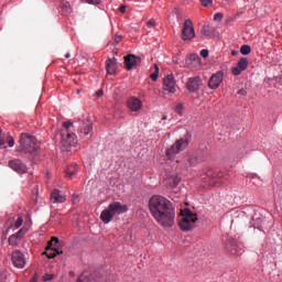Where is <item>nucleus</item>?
<instances>
[{
	"mask_svg": "<svg viewBox=\"0 0 282 282\" xmlns=\"http://www.w3.org/2000/svg\"><path fill=\"white\" fill-rule=\"evenodd\" d=\"M191 133L186 132V134L174 142L166 151H165V158L170 162H175V158L182 153V151H186L188 149V144H191Z\"/></svg>",
	"mask_w": 282,
	"mask_h": 282,
	"instance_id": "nucleus-2",
	"label": "nucleus"
},
{
	"mask_svg": "<svg viewBox=\"0 0 282 282\" xmlns=\"http://www.w3.org/2000/svg\"><path fill=\"white\" fill-rule=\"evenodd\" d=\"M119 11H120L122 14H124V13L127 12V6H121V7L119 8Z\"/></svg>",
	"mask_w": 282,
	"mask_h": 282,
	"instance_id": "nucleus-42",
	"label": "nucleus"
},
{
	"mask_svg": "<svg viewBox=\"0 0 282 282\" xmlns=\"http://www.w3.org/2000/svg\"><path fill=\"white\" fill-rule=\"evenodd\" d=\"M70 57H72V54H69V53L65 54V58H70Z\"/></svg>",
	"mask_w": 282,
	"mask_h": 282,
	"instance_id": "nucleus-46",
	"label": "nucleus"
},
{
	"mask_svg": "<svg viewBox=\"0 0 282 282\" xmlns=\"http://www.w3.org/2000/svg\"><path fill=\"white\" fill-rule=\"evenodd\" d=\"M148 28H155L156 23H155V19H151L147 22Z\"/></svg>",
	"mask_w": 282,
	"mask_h": 282,
	"instance_id": "nucleus-35",
	"label": "nucleus"
},
{
	"mask_svg": "<svg viewBox=\"0 0 282 282\" xmlns=\"http://www.w3.org/2000/svg\"><path fill=\"white\" fill-rule=\"evenodd\" d=\"M91 131H94V126L91 123H86L82 127V133H84V135H89Z\"/></svg>",
	"mask_w": 282,
	"mask_h": 282,
	"instance_id": "nucleus-24",
	"label": "nucleus"
},
{
	"mask_svg": "<svg viewBox=\"0 0 282 282\" xmlns=\"http://www.w3.org/2000/svg\"><path fill=\"white\" fill-rule=\"evenodd\" d=\"M20 149H17L18 153L23 151L24 153H36L39 151V141L36 137L29 133H22L19 140Z\"/></svg>",
	"mask_w": 282,
	"mask_h": 282,
	"instance_id": "nucleus-4",
	"label": "nucleus"
},
{
	"mask_svg": "<svg viewBox=\"0 0 282 282\" xmlns=\"http://www.w3.org/2000/svg\"><path fill=\"white\" fill-rule=\"evenodd\" d=\"M140 98H144V93L139 94Z\"/></svg>",
	"mask_w": 282,
	"mask_h": 282,
	"instance_id": "nucleus-47",
	"label": "nucleus"
},
{
	"mask_svg": "<svg viewBox=\"0 0 282 282\" xmlns=\"http://www.w3.org/2000/svg\"><path fill=\"white\" fill-rule=\"evenodd\" d=\"M129 210L127 205H122L120 202L110 203L108 208L104 209L100 214V219L104 224H111V220L116 215H124Z\"/></svg>",
	"mask_w": 282,
	"mask_h": 282,
	"instance_id": "nucleus-3",
	"label": "nucleus"
},
{
	"mask_svg": "<svg viewBox=\"0 0 282 282\" xmlns=\"http://www.w3.org/2000/svg\"><path fill=\"white\" fill-rule=\"evenodd\" d=\"M72 199H73V204H78V195L77 194H73Z\"/></svg>",
	"mask_w": 282,
	"mask_h": 282,
	"instance_id": "nucleus-41",
	"label": "nucleus"
},
{
	"mask_svg": "<svg viewBox=\"0 0 282 282\" xmlns=\"http://www.w3.org/2000/svg\"><path fill=\"white\" fill-rule=\"evenodd\" d=\"M90 6H100V0H85Z\"/></svg>",
	"mask_w": 282,
	"mask_h": 282,
	"instance_id": "nucleus-33",
	"label": "nucleus"
},
{
	"mask_svg": "<svg viewBox=\"0 0 282 282\" xmlns=\"http://www.w3.org/2000/svg\"><path fill=\"white\" fill-rule=\"evenodd\" d=\"M9 166L12 169V171H15V173H20V175L28 173V165H25V163L19 159L11 160L9 162Z\"/></svg>",
	"mask_w": 282,
	"mask_h": 282,
	"instance_id": "nucleus-13",
	"label": "nucleus"
},
{
	"mask_svg": "<svg viewBox=\"0 0 282 282\" xmlns=\"http://www.w3.org/2000/svg\"><path fill=\"white\" fill-rule=\"evenodd\" d=\"M51 199H53L55 204H64L67 198L61 194L59 189H54L51 194Z\"/></svg>",
	"mask_w": 282,
	"mask_h": 282,
	"instance_id": "nucleus-20",
	"label": "nucleus"
},
{
	"mask_svg": "<svg viewBox=\"0 0 282 282\" xmlns=\"http://www.w3.org/2000/svg\"><path fill=\"white\" fill-rule=\"evenodd\" d=\"M8 144L10 147V149H12V147H14V137H8Z\"/></svg>",
	"mask_w": 282,
	"mask_h": 282,
	"instance_id": "nucleus-36",
	"label": "nucleus"
},
{
	"mask_svg": "<svg viewBox=\"0 0 282 282\" xmlns=\"http://www.w3.org/2000/svg\"><path fill=\"white\" fill-rule=\"evenodd\" d=\"M162 120H169V117L167 116H163Z\"/></svg>",
	"mask_w": 282,
	"mask_h": 282,
	"instance_id": "nucleus-48",
	"label": "nucleus"
},
{
	"mask_svg": "<svg viewBox=\"0 0 282 282\" xmlns=\"http://www.w3.org/2000/svg\"><path fill=\"white\" fill-rule=\"evenodd\" d=\"M9 246H18L21 241L14 234L9 237Z\"/></svg>",
	"mask_w": 282,
	"mask_h": 282,
	"instance_id": "nucleus-27",
	"label": "nucleus"
},
{
	"mask_svg": "<svg viewBox=\"0 0 282 282\" xmlns=\"http://www.w3.org/2000/svg\"><path fill=\"white\" fill-rule=\"evenodd\" d=\"M142 63V58L135 56V55H128L124 57V66L130 72V69H133V67H138Z\"/></svg>",
	"mask_w": 282,
	"mask_h": 282,
	"instance_id": "nucleus-15",
	"label": "nucleus"
},
{
	"mask_svg": "<svg viewBox=\"0 0 282 282\" xmlns=\"http://www.w3.org/2000/svg\"><path fill=\"white\" fill-rule=\"evenodd\" d=\"M61 144L65 149H69V147H76V144H78V139L76 137V133H69L68 131L62 132Z\"/></svg>",
	"mask_w": 282,
	"mask_h": 282,
	"instance_id": "nucleus-9",
	"label": "nucleus"
},
{
	"mask_svg": "<svg viewBox=\"0 0 282 282\" xmlns=\"http://www.w3.org/2000/svg\"><path fill=\"white\" fill-rule=\"evenodd\" d=\"M175 112L182 116V113H184V105L178 104L175 108Z\"/></svg>",
	"mask_w": 282,
	"mask_h": 282,
	"instance_id": "nucleus-31",
	"label": "nucleus"
},
{
	"mask_svg": "<svg viewBox=\"0 0 282 282\" xmlns=\"http://www.w3.org/2000/svg\"><path fill=\"white\" fill-rule=\"evenodd\" d=\"M121 39H122V37L116 35V37H115L116 43H119V42L121 41Z\"/></svg>",
	"mask_w": 282,
	"mask_h": 282,
	"instance_id": "nucleus-43",
	"label": "nucleus"
},
{
	"mask_svg": "<svg viewBox=\"0 0 282 282\" xmlns=\"http://www.w3.org/2000/svg\"><path fill=\"white\" fill-rule=\"evenodd\" d=\"M54 279V274L46 273L43 275V281H52Z\"/></svg>",
	"mask_w": 282,
	"mask_h": 282,
	"instance_id": "nucleus-34",
	"label": "nucleus"
},
{
	"mask_svg": "<svg viewBox=\"0 0 282 282\" xmlns=\"http://www.w3.org/2000/svg\"><path fill=\"white\" fill-rule=\"evenodd\" d=\"M163 89L164 91H169V94H175V77L173 74H170L163 78Z\"/></svg>",
	"mask_w": 282,
	"mask_h": 282,
	"instance_id": "nucleus-14",
	"label": "nucleus"
},
{
	"mask_svg": "<svg viewBox=\"0 0 282 282\" xmlns=\"http://www.w3.org/2000/svg\"><path fill=\"white\" fill-rule=\"evenodd\" d=\"M1 133H3V130L0 128V135H1Z\"/></svg>",
	"mask_w": 282,
	"mask_h": 282,
	"instance_id": "nucleus-51",
	"label": "nucleus"
},
{
	"mask_svg": "<svg viewBox=\"0 0 282 282\" xmlns=\"http://www.w3.org/2000/svg\"><path fill=\"white\" fill-rule=\"evenodd\" d=\"M221 19H224V13H216L214 15V21H221Z\"/></svg>",
	"mask_w": 282,
	"mask_h": 282,
	"instance_id": "nucleus-37",
	"label": "nucleus"
},
{
	"mask_svg": "<svg viewBox=\"0 0 282 282\" xmlns=\"http://www.w3.org/2000/svg\"><path fill=\"white\" fill-rule=\"evenodd\" d=\"M58 246H61L58 238L53 237L45 251L48 259H54L57 254H63V251L58 248Z\"/></svg>",
	"mask_w": 282,
	"mask_h": 282,
	"instance_id": "nucleus-8",
	"label": "nucleus"
},
{
	"mask_svg": "<svg viewBox=\"0 0 282 282\" xmlns=\"http://www.w3.org/2000/svg\"><path fill=\"white\" fill-rule=\"evenodd\" d=\"M200 56H202L203 58H208V50L203 48V50L200 51Z\"/></svg>",
	"mask_w": 282,
	"mask_h": 282,
	"instance_id": "nucleus-38",
	"label": "nucleus"
},
{
	"mask_svg": "<svg viewBox=\"0 0 282 282\" xmlns=\"http://www.w3.org/2000/svg\"><path fill=\"white\" fill-rule=\"evenodd\" d=\"M149 210L162 228H173L175 226V207L169 198L160 195L152 196L149 200Z\"/></svg>",
	"mask_w": 282,
	"mask_h": 282,
	"instance_id": "nucleus-1",
	"label": "nucleus"
},
{
	"mask_svg": "<svg viewBox=\"0 0 282 282\" xmlns=\"http://www.w3.org/2000/svg\"><path fill=\"white\" fill-rule=\"evenodd\" d=\"M96 94L98 97H100V96H102V90H98Z\"/></svg>",
	"mask_w": 282,
	"mask_h": 282,
	"instance_id": "nucleus-45",
	"label": "nucleus"
},
{
	"mask_svg": "<svg viewBox=\"0 0 282 282\" xmlns=\"http://www.w3.org/2000/svg\"><path fill=\"white\" fill-rule=\"evenodd\" d=\"M202 61V58L199 57L198 54H192L189 55L187 63L192 62V63H199Z\"/></svg>",
	"mask_w": 282,
	"mask_h": 282,
	"instance_id": "nucleus-29",
	"label": "nucleus"
},
{
	"mask_svg": "<svg viewBox=\"0 0 282 282\" xmlns=\"http://www.w3.org/2000/svg\"><path fill=\"white\" fill-rule=\"evenodd\" d=\"M243 155H245V154H239V158L241 159V158H243Z\"/></svg>",
	"mask_w": 282,
	"mask_h": 282,
	"instance_id": "nucleus-52",
	"label": "nucleus"
},
{
	"mask_svg": "<svg viewBox=\"0 0 282 282\" xmlns=\"http://www.w3.org/2000/svg\"><path fill=\"white\" fill-rule=\"evenodd\" d=\"M6 144V141L3 139H0V147H3Z\"/></svg>",
	"mask_w": 282,
	"mask_h": 282,
	"instance_id": "nucleus-44",
	"label": "nucleus"
},
{
	"mask_svg": "<svg viewBox=\"0 0 282 282\" xmlns=\"http://www.w3.org/2000/svg\"><path fill=\"white\" fill-rule=\"evenodd\" d=\"M250 52H252V47H250V45H242L240 47V53L243 55V56H248V54H250Z\"/></svg>",
	"mask_w": 282,
	"mask_h": 282,
	"instance_id": "nucleus-25",
	"label": "nucleus"
},
{
	"mask_svg": "<svg viewBox=\"0 0 282 282\" xmlns=\"http://www.w3.org/2000/svg\"><path fill=\"white\" fill-rule=\"evenodd\" d=\"M154 67H155V70L150 75V78L155 82L160 76V67L158 66V64H155Z\"/></svg>",
	"mask_w": 282,
	"mask_h": 282,
	"instance_id": "nucleus-28",
	"label": "nucleus"
},
{
	"mask_svg": "<svg viewBox=\"0 0 282 282\" xmlns=\"http://www.w3.org/2000/svg\"><path fill=\"white\" fill-rule=\"evenodd\" d=\"M26 234H28V228L23 227L13 235L17 236V238L20 239L21 241V239H23V237H25Z\"/></svg>",
	"mask_w": 282,
	"mask_h": 282,
	"instance_id": "nucleus-26",
	"label": "nucleus"
},
{
	"mask_svg": "<svg viewBox=\"0 0 282 282\" xmlns=\"http://www.w3.org/2000/svg\"><path fill=\"white\" fill-rule=\"evenodd\" d=\"M66 177H68V180H74V177H76L78 175V164H72L69 165L66 171Z\"/></svg>",
	"mask_w": 282,
	"mask_h": 282,
	"instance_id": "nucleus-21",
	"label": "nucleus"
},
{
	"mask_svg": "<svg viewBox=\"0 0 282 282\" xmlns=\"http://www.w3.org/2000/svg\"><path fill=\"white\" fill-rule=\"evenodd\" d=\"M231 54H232V56H235L236 52H235V51H232V52H231Z\"/></svg>",
	"mask_w": 282,
	"mask_h": 282,
	"instance_id": "nucleus-50",
	"label": "nucleus"
},
{
	"mask_svg": "<svg viewBox=\"0 0 282 282\" xmlns=\"http://www.w3.org/2000/svg\"><path fill=\"white\" fill-rule=\"evenodd\" d=\"M221 83H224V70H218L209 78L208 87L209 89H219Z\"/></svg>",
	"mask_w": 282,
	"mask_h": 282,
	"instance_id": "nucleus-12",
	"label": "nucleus"
},
{
	"mask_svg": "<svg viewBox=\"0 0 282 282\" xmlns=\"http://www.w3.org/2000/svg\"><path fill=\"white\" fill-rule=\"evenodd\" d=\"M175 162L176 167H178L180 171H188V169L197 166V164H199L197 156L192 153L185 154L181 160H176Z\"/></svg>",
	"mask_w": 282,
	"mask_h": 282,
	"instance_id": "nucleus-6",
	"label": "nucleus"
},
{
	"mask_svg": "<svg viewBox=\"0 0 282 282\" xmlns=\"http://www.w3.org/2000/svg\"><path fill=\"white\" fill-rule=\"evenodd\" d=\"M246 69H248V58L242 57L239 59L237 66L231 69V73L234 76H241V73L246 72Z\"/></svg>",
	"mask_w": 282,
	"mask_h": 282,
	"instance_id": "nucleus-16",
	"label": "nucleus"
},
{
	"mask_svg": "<svg viewBox=\"0 0 282 282\" xmlns=\"http://www.w3.org/2000/svg\"><path fill=\"white\" fill-rule=\"evenodd\" d=\"M226 250H228V252H231V254H235L236 257L243 254V251L241 250V245L237 242L235 238H229L227 240Z\"/></svg>",
	"mask_w": 282,
	"mask_h": 282,
	"instance_id": "nucleus-10",
	"label": "nucleus"
},
{
	"mask_svg": "<svg viewBox=\"0 0 282 282\" xmlns=\"http://www.w3.org/2000/svg\"><path fill=\"white\" fill-rule=\"evenodd\" d=\"M202 34L204 36H209L210 37V36H213V34H215V30L209 25H205L202 29Z\"/></svg>",
	"mask_w": 282,
	"mask_h": 282,
	"instance_id": "nucleus-23",
	"label": "nucleus"
},
{
	"mask_svg": "<svg viewBox=\"0 0 282 282\" xmlns=\"http://www.w3.org/2000/svg\"><path fill=\"white\" fill-rule=\"evenodd\" d=\"M182 218L178 221V226L183 232H188L195 228V223L197 221V214H193L191 209L185 208L182 212Z\"/></svg>",
	"mask_w": 282,
	"mask_h": 282,
	"instance_id": "nucleus-5",
	"label": "nucleus"
},
{
	"mask_svg": "<svg viewBox=\"0 0 282 282\" xmlns=\"http://www.w3.org/2000/svg\"><path fill=\"white\" fill-rule=\"evenodd\" d=\"M204 8H213V0H200Z\"/></svg>",
	"mask_w": 282,
	"mask_h": 282,
	"instance_id": "nucleus-30",
	"label": "nucleus"
},
{
	"mask_svg": "<svg viewBox=\"0 0 282 282\" xmlns=\"http://www.w3.org/2000/svg\"><path fill=\"white\" fill-rule=\"evenodd\" d=\"M195 39V26L191 19L185 20L182 29V41H193Z\"/></svg>",
	"mask_w": 282,
	"mask_h": 282,
	"instance_id": "nucleus-7",
	"label": "nucleus"
},
{
	"mask_svg": "<svg viewBox=\"0 0 282 282\" xmlns=\"http://www.w3.org/2000/svg\"><path fill=\"white\" fill-rule=\"evenodd\" d=\"M106 69L108 74H116L118 69V59L116 57L106 61Z\"/></svg>",
	"mask_w": 282,
	"mask_h": 282,
	"instance_id": "nucleus-19",
	"label": "nucleus"
},
{
	"mask_svg": "<svg viewBox=\"0 0 282 282\" xmlns=\"http://www.w3.org/2000/svg\"><path fill=\"white\" fill-rule=\"evenodd\" d=\"M23 226V217H18L17 221L14 223V228H21Z\"/></svg>",
	"mask_w": 282,
	"mask_h": 282,
	"instance_id": "nucleus-32",
	"label": "nucleus"
},
{
	"mask_svg": "<svg viewBox=\"0 0 282 282\" xmlns=\"http://www.w3.org/2000/svg\"><path fill=\"white\" fill-rule=\"evenodd\" d=\"M177 19H182V15H181V14H178V15H177Z\"/></svg>",
	"mask_w": 282,
	"mask_h": 282,
	"instance_id": "nucleus-49",
	"label": "nucleus"
},
{
	"mask_svg": "<svg viewBox=\"0 0 282 282\" xmlns=\"http://www.w3.org/2000/svg\"><path fill=\"white\" fill-rule=\"evenodd\" d=\"M200 85H202L200 77H191L187 82V89L188 91H197Z\"/></svg>",
	"mask_w": 282,
	"mask_h": 282,
	"instance_id": "nucleus-18",
	"label": "nucleus"
},
{
	"mask_svg": "<svg viewBox=\"0 0 282 282\" xmlns=\"http://www.w3.org/2000/svg\"><path fill=\"white\" fill-rule=\"evenodd\" d=\"M202 180H205V182L213 184L212 181L215 180V172L213 170H207L206 175L203 176Z\"/></svg>",
	"mask_w": 282,
	"mask_h": 282,
	"instance_id": "nucleus-22",
	"label": "nucleus"
},
{
	"mask_svg": "<svg viewBox=\"0 0 282 282\" xmlns=\"http://www.w3.org/2000/svg\"><path fill=\"white\" fill-rule=\"evenodd\" d=\"M11 261L14 268H18L19 270H23V268H25V254L19 250L13 251Z\"/></svg>",
	"mask_w": 282,
	"mask_h": 282,
	"instance_id": "nucleus-11",
	"label": "nucleus"
},
{
	"mask_svg": "<svg viewBox=\"0 0 282 282\" xmlns=\"http://www.w3.org/2000/svg\"><path fill=\"white\" fill-rule=\"evenodd\" d=\"M128 109H130V111H140V109H142V100L138 97H130L128 99Z\"/></svg>",
	"mask_w": 282,
	"mask_h": 282,
	"instance_id": "nucleus-17",
	"label": "nucleus"
},
{
	"mask_svg": "<svg viewBox=\"0 0 282 282\" xmlns=\"http://www.w3.org/2000/svg\"><path fill=\"white\" fill-rule=\"evenodd\" d=\"M73 126H74V123L72 121H66L63 123V127L66 129V131H67V129L72 128Z\"/></svg>",
	"mask_w": 282,
	"mask_h": 282,
	"instance_id": "nucleus-39",
	"label": "nucleus"
},
{
	"mask_svg": "<svg viewBox=\"0 0 282 282\" xmlns=\"http://www.w3.org/2000/svg\"><path fill=\"white\" fill-rule=\"evenodd\" d=\"M239 96H248V91L246 89L238 90Z\"/></svg>",
	"mask_w": 282,
	"mask_h": 282,
	"instance_id": "nucleus-40",
	"label": "nucleus"
}]
</instances>
